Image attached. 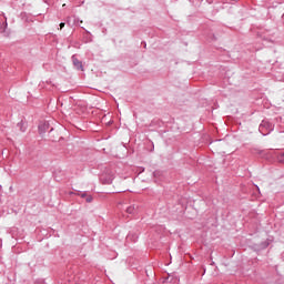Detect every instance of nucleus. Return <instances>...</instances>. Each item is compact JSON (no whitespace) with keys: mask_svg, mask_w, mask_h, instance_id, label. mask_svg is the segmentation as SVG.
<instances>
[{"mask_svg":"<svg viewBox=\"0 0 284 284\" xmlns=\"http://www.w3.org/2000/svg\"><path fill=\"white\" fill-rule=\"evenodd\" d=\"M258 130H260L261 134H263V136H267V134H270V132L274 131V124L263 120L258 126Z\"/></svg>","mask_w":284,"mask_h":284,"instance_id":"f257e3e1","label":"nucleus"},{"mask_svg":"<svg viewBox=\"0 0 284 284\" xmlns=\"http://www.w3.org/2000/svg\"><path fill=\"white\" fill-rule=\"evenodd\" d=\"M72 62H73V65L75 68V70H83V62H81L77 55H72Z\"/></svg>","mask_w":284,"mask_h":284,"instance_id":"f03ea898","label":"nucleus"},{"mask_svg":"<svg viewBox=\"0 0 284 284\" xmlns=\"http://www.w3.org/2000/svg\"><path fill=\"white\" fill-rule=\"evenodd\" d=\"M138 207L135 205H131L126 207V213L128 214H136Z\"/></svg>","mask_w":284,"mask_h":284,"instance_id":"7ed1b4c3","label":"nucleus"},{"mask_svg":"<svg viewBox=\"0 0 284 284\" xmlns=\"http://www.w3.org/2000/svg\"><path fill=\"white\" fill-rule=\"evenodd\" d=\"M126 239H129L130 241L136 242V241H139V235H138V234H132V233H130V234L126 236Z\"/></svg>","mask_w":284,"mask_h":284,"instance_id":"20e7f679","label":"nucleus"},{"mask_svg":"<svg viewBox=\"0 0 284 284\" xmlns=\"http://www.w3.org/2000/svg\"><path fill=\"white\" fill-rule=\"evenodd\" d=\"M45 130H48V124H40L39 125V133L44 134Z\"/></svg>","mask_w":284,"mask_h":284,"instance_id":"39448f33","label":"nucleus"},{"mask_svg":"<svg viewBox=\"0 0 284 284\" xmlns=\"http://www.w3.org/2000/svg\"><path fill=\"white\" fill-rule=\"evenodd\" d=\"M17 128H19L20 132H26V126H24L23 122H19L17 124Z\"/></svg>","mask_w":284,"mask_h":284,"instance_id":"423d86ee","label":"nucleus"},{"mask_svg":"<svg viewBox=\"0 0 284 284\" xmlns=\"http://www.w3.org/2000/svg\"><path fill=\"white\" fill-rule=\"evenodd\" d=\"M85 201H87V203H92V201H93L92 195H88Z\"/></svg>","mask_w":284,"mask_h":284,"instance_id":"0eeeda50","label":"nucleus"},{"mask_svg":"<svg viewBox=\"0 0 284 284\" xmlns=\"http://www.w3.org/2000/svg\"><path fill=\"white\" fill-rule=\"evenodd\" d=\"M153 176H161V171L153 172Z\"/></svg>","mask_w":284,"mask_h":284,"instance_id":"6e6552de","label":"nucleus"},{"mask_svg":"<svg viewBox=\"0 0 284 284\" xmlns=\"http://www.w3.org/2000/svg\"><path fill=\"white\" fill-rule=\"evenodd\" d=\"M63 28H65V23H64V22H61V23H60V30H63Z\"/></svg>","mask_w":284,"mask_h":284,"instance_id":"1a4fd4ad","label":"nucleus"},{"mask_svg":"<svg viewBox=\"0 0 284 284\" xmlns=\"http://www.w3.org/2000/svg\"><path fill=\"white\" fill-rule=\"evenodd\" d=\"M80 196H81V199H85V196H88V193H85V192L81 193Z\"/></svg>","mask_w":284,"mask_h":284,"instance_id":"9d476101","label":"nucleus"},{"mask_svg":"<svg viewBox=\"0 0 284 284\" xmlns=\"http://www.w3.org/2000/svg\"><path fill=\"white\" fill-rule=\"evenodd\" d=\"M281 161H284V152L281 154Z\"/></svg>","mask_w":284,"mask_h":284,"instance_id":"9b49d317","label":"nucleus"},{"mask_svg":"<svg viewBox=\"0 0 284 284\" xmlns=\"http://www.w3.org/2000/svg\"><path fill=\"white\" fill-rule=\"evenodd\" d=\"M268 245H270V243L265 242L264 247H267Z\"/></svg>","mask_w":284,"mask_h":284,"instance_id":"f8f14e48","label":"nucleus"},{"mask_svg":"<svg viewBox=\"0 0 284 284\" xmlns=\"http://www.w3.org/2000/svg\"><path fill=\"white\" fill-rule=\"evenodd\" d=\"M4 28H8V22H4Z\"/></svg>","mask_w":284,"mask_h":284,"instance_id":"ddd939ff","label":"nucleus"},{"mask_svg":"<svg viewBox=\"0 0 284 284\" xmlns=\"http://www.w3.org/2000/svg\"><path fill=\"white\" fill-rule=\"evenodd\" d=\"M0 32H4V30H1V29H0Z\"/></svg>","mask_w":284,"mask_h":284,"instance_id":"4468645a","label":"nucleus"}]
</instances>
